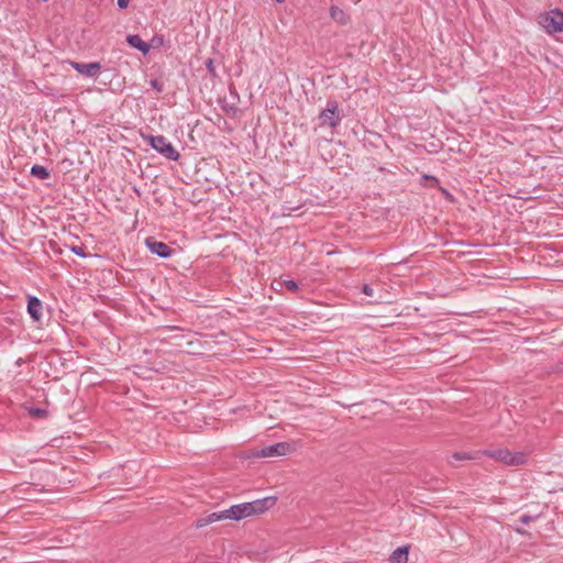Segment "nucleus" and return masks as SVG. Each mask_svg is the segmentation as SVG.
I'll return each instance as SVG.
<instances>
[{
	"label": "nucleus",
	"mask_w": 563,
	"mask_h": 563,
	"mask_svg": "<svg viewBox=\"0 0 563 563\" xmlns=\"http://www.w3.org/2000/svg\"><path fill=\"white\" fill-rule=\"evenodd\" d=\"M30 415H31L32 417L42 418V417H45V416H46V410H45V409H42V408H31V409H30Z\"/></svg>",
	"instance_id": "a211bd4d"
},
{
	"label": "nucleus",
	"mask_w": 563,
	"mask_h": 563,
	"mask_svg": "<svg viewBox=\"0 0 563 563\" xmlns=\"http://www.w3.org/2000/svg\"><path fill=\"white\" fill-rule=\"evenodd\" d=\"M70 251L74 254L78 255L79 257H86L87 256V254L85 253V250H84L82 246L74 245V246L70 247Z\"/></svg>",
	"instance_id": "aec40b11"
},
{
	"label": "nucleus",
	"mask_w": 563,
	"mask_h": 563,
	"mask_svg": "<svg viewBox=\"0 0 563 563\" xmlns=\"http://www.w3.org/2000/svg\"><path fill=\"white\" fill-rule=\"evenodd\" d=\"M329 13L331 19L341 25H346L350 22V16L336 5H332Z\"/></svg>",
	"instance_id": "9d476101"
},
{
	"label": "nucleus",
	"mask_w": 563,
	"mask_h": 563,
	"mask_svg": "<svg viewBox=\"0 0 563 563\" xmlns=\"http://www.w3.org/2000/svg\"><path fill=\"white\" fill-rule=\"evenodd\" d=\"M126 42L134 48L139 49L143 54H146L150 51V45L144 42L140 35H128Z\"/></svg>",
	"instance_id": "9b49d317"
},
{
	"label": "nucleus",
	"mask_w": 563,
	"mask_h": 563,
	"mask_svg": "<svg viewBox=\"0 0 563 563\" xmlns=\"http://www.w3.org/2000/svg\"><path fill=\"white\" fill-rule=\"evenodd\" d=\"M320 124L321 125H328L330 128H336L340 123V114H339V107L335 101L328 102L327 109H324L320 115Z\"/></svg>",
	"instance_id": "423d86ee"
},
{
	"label": "nucleus",
	"mask_w": 563,
	"mask_h": 563,
	"mask_svg": "<svg viewBox=\"0 0 563 563\" xmlns=\"http://www.w3.org/2000/svg\"><path fill=\"white\" fill-rule=\"evenodd\" d=\"M145 244L152 253L158 255L162 258L170 257L174 252L173 249L166 243L156 241L153 238H147Z\"/></svg>",
	"instance_id": "0eeeda50"
},
{
	"label": "nucleus",
	"mask_w": 563,
	"mask_h": 563,
	"mask_svg": "<svg viewBox=\"0 0 563 563\" xmlns=\"http://www.w3.org/2000/svg\"><path fill=\"white\" fill-rule=\"evenodd\" d=\"M223 519H228V517H227V509L223 510V511L212 512V514L208 515L205 518H200L197 521V527H205V526H207L209 523H212V522H216V521H219V520H223Z\"/></svg>",
	"instance_id": "f8f14e48"
},
{
	"label": "nucleus",
	"mask_w": 563,
	"mask_h": 563,
	"mask_svg": "<svg viewBox=\"0 0 563 563\" xmlns=\"http://www.w3.org/2000/svg\"><path fill=\"white\" fill-rule=\"evenodd\" d=\"M388 562L389 563H407L408 562V548L401 547V548L396 549L391 553Z\"/></svg>",
	"instance_id": "ddd939ff"
},
{
	"label": "nucleus",
	"mask_w": 563,
	"mask_h": 563,
	"mask_svg": "<svg viewBox=\"0 0 563 563\" xmlns=\"http://www.w3.org/2000/svg\"><path fill=\"white\" fill-rule=\"evenodd\" d=\"M275 499L272 497L257 499L231 506L227 509V517L231 520H241L253 515H260L273 507Z\"/></svg>",
	"instance_id": "f257e3e1"
},
{
	"label": "nucleus",
	"mask_w": 563,
	"mask_h": 563,
	"mask_svg": "<svg viewBox=\"0 0 563 563\" xmlns=\"http://www.w3.org/2000/svg\"><path fill=\"white\" fill-rule=\"evenodd\" d=\"M130 0H118V5L120 9H125L129 5Z\"/></svg>",
	"instance_id": "5701e85b"
},
{
	"label": "nucleus",
	"mask_w": 563,
	"mask_h": 563,
	"mask_svg": "<svg viewBox=\"0 0 563 563\" xmlns=\"http://www.w3.org/2000/svg\"><path fill=\"white\" fill-rule=\"evenodd\" d=\"M536 517L533 516H529V515H522L519 520L520 522H522L523 525H529L530 522H532L534 520Z\"/></svg>",
	"instance_id": "4be33fe9"
},
{
	"label": "nucleus",
	"mask_w": 563,
	"mask_h": 563,
	"mask_svg": "<svg viewBox=\"0 0 563 563\" xmlns=\"http://www.w3.org/2000/svg\"><path fill=\"white\" fill-rule=\"evenodd\" d=\"M206 68L208 70V73L212 76V77H217V71H216V67H214V64H213V60L211 58L207 59L206 60Z\"/></svg>",
	"instance_id": "f3484780"
},
{
	"label": "nucleus",
	"mask_w": 563,
	"mask_h": 563,
	"mask_svg": "<svg viewBox=\"0 0 563 563\" xmlns=\"http://www.w3.org/2000/svg\"><path fill=\"white\" fill-rule=\"evenodd\" d=\"M482 454L507 466L523 465L528 460V455L525 452H512L507 449L483 450Z\"/></svg>",
	"instance_id": "f03ea898"
},
{
	"label": "nucleus",
	"mask_w": 563,
	"mask_h": 563,
	"mask_svg": "<svg viewBox=\"0 0 563 563\" xmlns=\"http://www.w3.org/2000/svg\"><path fill=\"white\" fill-rule=\"evenodd\" d=\"M43 308V302L37 297L27 296V312L34 322L42 321Z\"/></svg>",
	"instance_id": "6e6552de"
},
{
	"label": "nucleus",
	"mask_w": 563,
	"mask_h": 563,
	"mask_svg": "<svg viewBox=\"0 0 563 563\" xmlns=\"http://www.w3.org/2000/svg\"><path fill=\"white\" fill-rule=\"evenodd\" d=\"M276 1H277L278 3H282V2H284L285 0H276Z\"/></svg>",
	"instance_id": "393cba45"
},
{
	"label": "nucleus",
	"mask_w": 563,
	"mask_h": 563,
	"mask_svg": "<svg viewBox=\"0 0 563 563\" xmlns=\"http://www.w3.org/2000/svg\"><path fill=\"white\" fill-rule=\"evenodd\" d=\"M284 285L287 290L292 291V292H296L299 289L297 282L294 279L285 280Z\"/></svg>",
	"instance_id": "dca6fc26"
},
{
	"label": "nucleus",
	"mask_w": 563,
	"mask_h": 563,
	"mask_svg": "<svg viewBox=\"0 0 563 563\" xmlns=\"http://www.w3.org/2000/svg\"><path fill=\"white\" fill-rule=\"evenodd\" d=\"M362 292L368 297H372L374 295V289L369 285L364 284L362 287Z\"/></svg>",
	"instance_id": "412c9836"
},
{
	"label": "nucleus",
	"mask_w": 563,
	"mask_h": 563,
	"mask_svg": "<svg viewBox=\"0 0 563 563\" xmlns=\"http://www.w3.org/2000/svg\"><path fill=\"white\" fill-rule=\"evenodd\" d=\"M152 88H154L157 92H162L164 90V84L157 79H152L150 81Z\"/></svg>",
	"instance_id": "6ab92c4d"
},
{
	"label": "nucleus",
	"mask_w": 563,
	"mask_h": 563,
	"mask_svg": "<svg viewBox=\"0 0 563 563\" xmlns=\"http://www.w3.org/2000/svg\"><path fill=\"white\" fill-rule=\"evenodd\" d=\"M30 174L38 179H47L51 176L48 169L42 165H33Z\"/></svg>",
	"instance_id": "4468645a"
},
{
	"label": "nucleus",
	"mask_w": 563,
	"mask_h": 563,
	"mask_svg": "<svg viewBox=\"0 0 563 563\" xmlns=\"http://www.w3.org/2000/svg\"><path fill=\"white\" fill-rule=\"evenodd\" d=\"M483 451H476L474 453H460V452H456L454 454H452V460L454 461H466V460H475V459H479L481 456H484L482 454Z\"/></svg>",
	"instance_id": "2eb2a0df"
},
{
	"label": "nucleus",
	"mask_w": 563,
	"mask_h": 563,
	"mask_svg": "<svg viewBox=\"0 0 563 563\" xmlns=\"http://www.w3.org/2000/svg\"><path fill=\"white\" fill-rule=\"evenodd\" d=\"M296 446L290 442H278L272 445H267L254 451L253 456L255 457H276L284 456L295 452Z\"/></svg>",
	"instance_id": "20e7f679"
},
{
	"label": "nucleus",
	"mask_w": 563,
	"mask_h": 563,
	"mask_svg": "<svg viewBox=\"0 0 563 563\" xmlns=\"http://www.w3.org/2000/svg\"><path fill=\"white\" fill-rule=\"evenodd\" d=\"M428 178H429V179H431V180H433V181H435V183H438V179H437L434 176H430V177H428Z\"/></svg>",
	"instance_id": "b1692460"
},
{
	"label": "nucleus",
	"mask_w": 563,
	"mask_h": 563,
	"mask_svg": "<svg viewBox=\"0 0 563 563\" xmlns=\"http://www.w3.org/2000/svg\"><path fill=\"white\" fill-rule=\"evenodd\" d=\"M541 23L550 34L563 32V13L559 10L551 11L542 16Z\"/></svg>",
	"instance_id": "39448f33"
},
{
	"label": "nucleus",
	"mask_w": 563,
	"mask_h": 563,
	"mask_svg": "<svg viewBox=\"0 0 563 563\" xmlns=\"http://www.w3.org/2000/svg\"><path fill=\"white\" fill-rule=\"evenodd\" d=\"M73 67L81 75L87 77H96L101 69V65L98 62L93 63H73Z\"/></svg>",
	"instance_id": "1a4fd4ad"
},
{
	"label": "nucleus",
	"mask_w": 563,
	"mask_h": 563,
	"mask_svg": "<svg viewBox=\"0 0 563 563\" xmlns=\"http://www.w3.org/2000/svg\"><path fill=\"white\" fill-rule=\"evenodd\" d=\"M143 140L156 152L170 161H178L179 153L164 135H142Z\"/></svg>",
	"instance_id": "7ed1b4c3"
}]
</instances>
